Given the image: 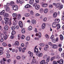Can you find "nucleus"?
<instances>
[{
	"mask_svg": "<svg viewBox=\"0 0 64 64\" xmlns=\"http://www.w3.org/2000/svg\"><path fill=\"white\" fill-rule=\"evenodd\" d=\"M36 54L39 57H42L43 55V54L42 53H40V52H38L36 53Z\"/></svg>",
	"mask_w": 64,
	"mask_h": 64,
	"instance_id": "1",
	"label": "nucleus"
},
{
	"mask_svg": "<svg viewBox=\"0 0 64 64\" xmlns=\"http://www.w3.org/2000/svg\"><path fill=\"white\" fill-rule=\"evenodd\" d=\"M13 9L14 10L16 11V10H18V6L16 5H14L13 6H12Z\"/></svg>",
	"mask_w": 64,
	"mask_h": 64,
	"instance_id": "2",
	"label": "nucleus"
},
{
	"mask_svg": "<svg viewBox=\"0 0 64 64\" xmlns=\"http://www.w3.org/2000/svg\"><path fill=\"white\" fill-rule=\"evenodd\" d=\"M58 63H59V64H62L63 63V60L61 59L60 60H58L57 61Z\"/></svg>",
	"mask_w": 64,
	"mask_h": 64,
	"instance_id": "3",
	"label": "nucleus"
},
{
	"mask_svg": "<svg viewBox=\"0 0 64 64\" xmlns=\"http://www.w3.org/2000/svg\"><path fill=\"white\" fill-rule=\"evenodd\" d=\"M19 24L21 28H23V24L22 22L20 21L19 22Z\"/></svg>",
	"mask_w": 64,
	"mask_h": 64,
	"instance_id": "4",
	"label": "nucleus"
},
{
	"mask_svg": "<svg viewBox=\"0 0 64 64\" xmlns=\"http://www.w3.org/2000/svg\"><path fill=\"white\" fill-rule=\"evenodd\" d=\"M4 61H6V60L4 59V60H1L0 62L1 64H5V62Z\"/></svg>",
	"mask_w": 64,
	"mask_h": 64,
	"instance_id": "5",
	"label": "nucleus"
},
{
	"mask_svg": "<svg viewBox=\"0 0 64 64\" xmlns=\"http://www.w3.org/2000/svg\"><path fill=\"white\" fill-rule=\"evenodd\" d=\"M46 27V24L45 23H44L42 25V29H44Z\"/></svg>",
	"mask_w": 64,
	"mask_h": 64,
	"instance_id": "6",
	"label": "nucleus"
},
{
	"mask_svg": "<svg viewBox=\"0 0 64 64\" xmlns=\"http://www.w3.org/2000/svg\"><path fill=\"white\" fill-rule=\"evenodd\" d=\"M52 48L53 49H57V45L56 44H54L52 46Z\"/></svg>",
	"mask_w": 64,
	"mask_h": 64,
	"instance_id": "7",
	"label": "nucleus"
},
{
	"mask_svg": "<svg viewBox=\"0 0 64 64\" xmlns=\"http://www.w3.org/2000/svg\"><path fill=\"white\" fill-rule=\"evenodd\" d=\"M48 6V4H42V6L43 7H46Z\"/></svg>",
	"mask_w": 64,
	"mask_h": 64,
	"instance_id": "8",
	"label": "nucleus"
},
{
	"mask_svg": "<svg viewBox=\"0 0 64 64\" xmlns=\"http://www.w3.org/2000/svg\"><path fill=\"white\" fill-rule=\"evenodd\" d=\"M9 14L7 13H4V17H7L9 16Z\"/></svg>",
	"mask_w": 64,
	"mask_h": 64,
	"instance_id": "9",
	"label": "nucleus"
},
{
	"mask_svg": "<svg viewBox=\"0 0 64 64\" xmlns=\"http://www.w3.org/2000/svg\"><path fill=\"white\" fill-rule=\"evenodd\" d=\"M57 13L55 12L53 14V17H54V18H56L57 17Z\"/></svg>",
	"mask_w": 64,
	"mask_h": 64,
	"instance_id": "10",
	"label": "nucleus"
},
{
	"mask_svg": "<svg viewBox=\"0 0 64 64\" xmlns=\"http://www.w3.org/2000/svg\"><path fill=\"white\" fill-rule=\"evenodd\" d=\"M32 24H36V21L34 20H33L32 21Z\"/></svg>",
	"mask_w": 64,
	"mask_h": 64,
	"instance_id": "11",
	"label": "nucleus"
},
{
	"mask_svg": "<svg viewBox=\"0 0 64 64\" xmlns=\"http://www.w3.org/2000/svg\"><path fill=\"white\" fill-rule=\"evenodd\" d=\"M24 7L25 8H29L31 7V6L28 4L25 6Z\"/></svg>",
	"mask_w": 64,
	"mask_h": 64,
	"instance_id": "12",
	"label": "nucleus"
},
{
	"mask_svg": "<svg viewBox=\"0 0 64 64\" xmlns=\"http://www.w3.org/2000/svg\"><path fill=\"white\" fill-rule=\"evenodd\" d=\"M52 26L53 28H55L56 27V23L55 22L53 23L52 25Z\"/></svg>",
	"mask_w": 64,
	"mask_h": 64,
	"instance_id": "13",
	"label": "nucleus"
},
{
	"mask_svg": "<svg viewBox=\"0 0 64 64\" xmlns=\"http://www.w3.org/2000/svg\"><path fill=\"white\" fill-rule=\"evenodd\" d=\"M28 53L29 54H30V57H32L33 56V53H32V52H31L30 51L28 52Z\"/></svg>",
	"mask_w": 64,
	"mask_h": 64,
	"instance_id": "14",
	"label": "nucleus"
},
{
	"mask_svg": "<svg viewBox=\"0 0 64 64\" xmlns=\"http://www.w3.org/2000/svg\"><path fill=\"white\" fill-rule=\"evenodd\" d=\"M24 16L26 17H30V14L29 13H26L24 14Z\"/></svg>",
	"mask_w": 64,
	"mask_h": 64,
	"instance_id": "15",
	"label": "nucleus"
},
{
	"mask_svg": "<svg viewBox=\"0 0 64 64\" xmlns=\"http://www.w3.org/2000/svg\"><path fill=\"white\" fill-rule=\"evenodd\" d=\"M40 8V6L39 5H36L35 7V8L37 10H38Z\"/></svg>",
	"mask_w": 64,
	"mask_h": 64,
	"instance_id": "16",
	"label": "nucleus"
},
{
	"mask_svg": "<svg viewBox=\"0 0 64 64\" xmlns=\"http://www.w3.org/2000/svg\"><path fill=\"white\" fill-rule=\"evenodd\" d=\"M55 21L57 23H58L60 22V19H56L55 20Z\"/></svg>",
	"mask_w": 64,
	"mask_h": 64,
	"instance_id": "17",
	"label": "nucleus"
},
{
	"mask_svg": "<svg viewBox=\"0 0 64 64\" xmlns=\"http://www.w3.org/2000/svg\"><path fill=\"white\" fill-rule=\"evenodd\" d=\"M33 2H34V0H30L29 2V3L31 5H32L33 4Z\"/></svg>",
	"mask_w": 64,
	"mask_h": 64,
	"instance_id": "18",
	"label": "nucleus"
},
{
	"mask_svg": "<svg viewBox=\"0 0 64 64\" xmlns=\"http://www.w3.org/2000/svg\"><path fill=\"white\" fill-rule=\"evenodd\" d=\"M4 29L5 30H8V26H6L4 27Z\"/></svg>",
	"mask_w": 64,
	"mask_h": 64,
	"instance_id": "19",
	"label": "nucleus"
},
{
	"mask_svg": "<svg viewBox=\"0 0 64 64\" xmlns=\"http://www.w3.org/2000/svg\"><path fill=\"white\" fill-rule=\"evenodd\" d=\"M4 13H5V10H3L2 12H0V15H3V14H4Z\"/></svg>",
	"mask_w": 64,
	"mask_h": 64,
	"instance_id": "20",
	"label": "nucleus"
},
{
	"mask_svg": "<svg viewBox=\"0 0 64 64\" xmlns=\"http://www.w3.org/2000/svg\"><path fill=\"white\" fill-rule=\"evenodd\" d=\"M15 45H16V46H18L19 45V43L18 42L16 41L15 42Z\"/></svg>",
	"mask_w": 64,
	"mask_h": 64,
	"instance_id": "21",
	"label": "nucleus"
},
{
	"mask_svg": "<svg viewBox=\"0 0 64 64\" xmlns=\"http://www.w3.org/2000/svg\"><path fill=\"white\" fill-rule=\"evenodd\" d=\"M14 4L15 3L14 2H11L10 3V6H12L14 5Z\"/></svg>",
	"mask_w": 64,
	"mask_h": 64,
	"instance_id": "22",
	"label": "nucleus"
},
{
	"mask_svg": "<svg viewBox=\"0 0 64 64\" xmlns=\"http://www.w3.org/2000/svg\"><path fill=\"white\" fill-rule=\"evenodd\" d=\"M36 60L35 59H33L32 60V62H31V63H36Z\"/></svg>",
	"mask_w": 64,
	"mask_h": 64,
	"instance_id": "23",
	"label": "nucleus"
},
{
	"mask_svg": "<svg viewBox=\"0 0 64 64\" xmlns=\"http://www.w3.org/2000/svg\"><path fill=\"white\" fill-rule=\"evenodd\" d=\"M60 6V4L59 3H58L56 4V8H58Z\"/></svg>",
	"mask_w": 64,
	"mask_h": 64,
	"instance_id": "24",
	"label": "nucleus"
},
{
	"mask_svg": "<svg viewBox=\"0 0 64 64\" xmlns=\"http://www.w3.org/2000/svg\"><path fill=\"white\" fill-rule=\"evenodd\" d=\"M26 40L27 41H29L30 40V37L29 36H27L26 38Z\"/></svg>",
	"mask_w": 64,
	"mask_h": 64,
	"instance_id": "25",
	"label": "nucleus"
},
{
	"mask_svg": "<svg viewBox=\"0 0 64 64\" xmlns=\"http://www.w3.org/2000/svg\"><path fill=\"white\" fill-rule=\"evenodd\" d=\"M57 29H59L60 28V24H57Z\"/></svg>",
	"mask_w": 64,
	"mask_h": 64,
	"instance_id": "26",
	"label": "nucleus"
},
{
	"mask_svg": "<svg viewBox=\"0 0 64 64\" xmlns=\"http://www.w3.org/2000/svg\"><path fill=\"white\" fill-rule=\"evenodd\" d=\"M4 20L6 21H8L9 20V18H4Z\"/></svg>",
	"mask_w": 64,
	"mask_h": 64,
	"instance_id": "27",
	"label": "nucleus"
},
{
	"mask_svg": "<svg viewBox=\"0 0 64 64\" xmlns=\"http://www.w3.org/2000/svg\"><path fill=\"white\" fill-rule=\"evenodd\" d=\"M32 29V26H30L28 28V30L29 31H31Z\"/></svg>",
	"mask_w": 64,
	"mask_h": 64,
	"instance_id": "28",
	"label": "nucleus"
},
{
	"mask_svg": "<svg viewBox=\"0 0 64 64\" xmlns=\"http://www.w3.org/2000/svg\"><path fill=\"white\" fill-rule=\"evenodd\" d=\"M60 40H63V36H62V35L60 34Z\"/></svg>",
	"mask_w": 64,
	"mask_h": 64,
	"instance_id": "29",
	"label": "nucleus"
},
{
	"mask_svg": "<svg viewBox=\"0 0 64 64\" xmlns=\"http://www.w3.org/2000/svg\"><path fill=\"white\" fill-rule=\"evenodd\" d=\"M45 61L44 60H42L40 64H44L45 63Z\"/></svg>",
	"mask_w": 64,
	"mask_h": 64,
	"instance_id": "30",
	"label": "nucleus"
},
{
	"mask_svg": "<svg viewBox=\"0 0 64 64\" xmlns=\"http://www.w3.org/2000/svg\"><path fill=\"white\" fill-rule=\"evenodd\" d=\"M0 37L2 38H4V35L3 34H1L0 35Z\"/></svg>",
	"mask_w": 64,
	"mask_h": 64,
	"instance_id": "31",
	"label": "nucleus"
},
{
	"mask_svg": "<svg viewBox=\"0 0 64 64\" xmlns=\"http://www.w3.org/2000/svg\"><path fill=\"white\" fill-rule=\"evenodd\" d=\"M63 6L62 5H61L59 7L58 9L59 10H60V9H61L62 8H63Z\"/></svg>",
	"mask_w": 64,
	"mask_h": 64,
	"instance_id": "32",
	"label": "nucleus"
},
{
	"mask_svg": "<svg viewBox=\"0 0 64 64\" xmlns=\"http://www.w3.org/2000/svg\"><path fill=\"white\" fill-rule=\"evenodd\" d=\"M48 9H46L44 10V12L45 13H46L48 12Z\"/></svg>",
	"mask_w": 64,
	"mask_h": 64,
	"instance_id": "33",
	"label": "nucleus"
},
{
	"mask_svg": "<svg viewBox=\"0 0 64 64\" xmlns=\"http://www.w3.org/2000/svg\"><path fill=\"white\" fill-rule=\"evenodd\" d=\"M6 54L7 55V58H9L10 57V54H9L8 53H6Z\"/></svg>",
	"mask_w": 64,
	"mask_h": 64,
	"instance_id": "34",
	"label": "nucleus"
},
{
	"mask_svg": "<svg viewBox=\"0 0 64 64\" xmlns=\"http://www.w3.org/2000/svg\"><path fill=\"white\" fill-rule=\"evenodd\" d=\"M6 11H9L10 10V8L8 7L6 8Z\"/></svg>",
	"mask_w": 64,
	"mask_h": 64,
	"instance_id": "35",
	"label": "nucleus"
},
{
	"mask_svg": "<svg viewBox=\"0 0 64 64\" xmlns=\"http://www.w3.org/2000/svg\"><path fill=\"white\" fill-rule=\"evenodd\" d=\"M22 33H25V30L24 28H23L22 30Z\"/></svg>",
	"mask_w": 64,
	"mask_h": 64,
	"instance_id": "36",
	"label": "nucleus"
},
{
	"mask_svg": "<svg viewBox=\"0 0 64 64\" xmlns=\"http://www.w3.org/2000/svg\"><path fill=\"white\" fill-rule=\"evenodd\" d=\"M30 13L31 15H34V12L32 10H31L30 12Z\"/></svg>",
	"mask_w": 64,
	"mask_h": 64,
	"instance_id": "37",
	"label": "nucleus"
},
{
	"mask_svg": "<svg viewBox=\"0 0 64 64\" xmlns=\"http://www.w3.org/2000/svg\"><path fill=\"white\" fill-rule=\"evenodd\" d=\"M38 48H34V52H35L36 53H37V52H38Z\"/></svg>",
	"mask_w": 64,
	"mask_h": 64,
	"instance_id": "38",
	"label": "nucleus"
},
{
	"mask_svg": "<svg viewBox=\"0 0 64 64\" xmlns=\"http://www.w3.org/2000/svg\"><path fill=\"white\" fill-rule=\"evenodd\" d=\"M38 37L39 38H41V33L40 32L38 33Z\"/></svg>",
	"mask_w": 64,
	"mask_h": 64,
	"instance_id": "39",
	"label": "nucleus"
},
{
	"mask_svg": "<svg viewBox=\"0 0 64 64\" xmlns=\"http://www.w3.org/2000/svg\"><path fill=\"white\" fill-rule=\"evenodd\" d=\"M16 27L15 26H12L11 28V29L12 30H14L15 29Z\"/></svg>",
	"mask_w": 64,
	"mask_h": 64,
	"instance_id": "40",
	"label": "nucleus"
},
{
	"mask_svg": "<svg viewBox=\"0 0 64 64\" xmlns=\"http://www.w3.org/2000/svg\"><path fill=\"white\" fill-rule=\"evenodd\" d=\"M21 58V57L20 56H17L16 57V59L17 60H19Z\"/></svg>",
	"mask_w": 64,
	"mask_h": 64,
	"instance_id": "41",
	"label": "nucleus"
},
{
	"mask_svg": "<svg viewBox=\"0 0 64 64\" xmlns=\"http://www.w3.org/2000/svg\"><path fill=\"white\" fill-rule=\"evenodd\" d=\"M50 61V58H48L46 59V61L47 62H49Z\"/></svg>",
	"mask_w": 64,
	"mask_h": 64,
	"instance_id": "42",
	"label": "nucleus"
},
{
	"mask_svg": "<svg viewBox=\"0 0 64 64\" xmlns=\"http://www.w3.org/2000/svg\"><path fill=\"white\" fill-rule=\"evenodd\" d=\"M2 45L4 46H7V44H6V42H4L2 43Z\"/></svg>",
	"mask_w": 64,
	"mask_h": 64,
	"instance_id": "43",
	"label": "nucleus"
},
{
	"mask_svg": "<svg viewBox=\"0 0 64 64\" xmlns=\"http://www.w3.org/2000/svg\"><path fill=\"white\" fill-rule=\"evenodd\" d=\"M40 13H42L43 12V9L42 8H40Z\"/></svg>",
	"mask_w": 64,
	"mask_h": 64,
	"instance_id": "44",
	"label": "nucleus"
},
{
	"mask_svg": "<svg viewBox=\"0 0 64 64\" xmlns=\"http://www.w3.org/2000/svg\"><path fill=\"white\" fill-rule=\"evenodd\" d=\"M16 34V32L14 31H13L12 32V35H14Z\"/></svg>",
	"mask_w": 64,
	"mask_h": 64,
	"instance_id": "45",
	"label": "nucleus"
},
{
	"mask_svg": "<svg viewBox=\"0 0 64 64\" xmlns=\"http://www.w3.org/2000/svg\"><path fill=\"white\" fill-rule=\"evenodd\" d=\"M19 52H21L22 50V48L21 47H20L18 48Z\"/></svg>",
	"mask_w": 64,
	"mask_h": 64,
	"instance_id": "46",
	"label": "nucleus"
},
{
	"mask_svg": "<svg viewBox=\"0 0 64 64\" xmlns=\"http://www.w3.org/2000/svg\"><path fill=\"white\" fill-rule=\"evenodd\" d=\"M48 45H49L50 46H52L53 45L52 43H51V42H49L48 43Z\"/></svg>",
	"mask_w": 64,
	"mask_h": 64,
	"instance_id": "47",
	"label": "nucleus"
},
{
	"mask_svg": "<svg viewBox=\"0 0 64 64\" xmlns=\"http://www.w3.org/2000/svg\"><path fill=\"white\" fill-rule=\"evenodd\" d=\"M45 36L46 38H49V36L47 34H46V35Z\"/></svg>",
	"mask_w": 64,
	"mask_h": 64,
	"instance_id": "48",
	"label": "nucleus"
},
{
	"mask_svg": "<svg viewBox=\"0 0 64 64\" xmlns=\"http://www.w3.org/2000/svg\"><path fill=\"white\" fill-rule=\"evenodd\" d=\"M4 40L7 39V36L5 35L4 36Z\"/></svg>",
	"mask_w": 64,
	"mask_h": 64,
	"instance_id": "49",
	"label": "nucleus"
},
{
	"mask_svg": "<svg viewBox=\"0 0 64 64\" xmlns=\"http://www.w3.org/2000/svg\"><path fill=\"white\" fill-rule=\"evenodd\" d=\"M40 45L42 47L43 46H44V44L43 43H41L40 44Z\"/></svg>",
	"mask_w": 64,
	"mask_h": 64,
	"instance_id": "50",
	"label": "nucleus"
},
{
	"mask_svg": "<svg viewBox=\"0 0 64 64\" xmlns=\"http://www.w3.org/2000/svg\"><path fill=\"white\" fill-rule=\"evenodd\" d=\"M12 15L14 17H16V16H17V14H16L13 13Z\"/></svg>",
	"mask_w": 64,
	"mask_h": 64,
	"instance_id": "51",
	"label": "nucleus"
},
{
	"mask_svg": "<svg viewBox=\"0 0 64 64\" xmlns=\"http://www.w3.org/2000/svg\"><path fill=\"white\" fill-rule=\"evenodd\" d=\"M21 38L22 39H24L25 38V36L24 35H22L21 36Z\"/></svg>",
	"mask_w": 64,
	"mask_h": 64,
	"instance_id": "52",
	"label": "nucleus"
},
{
	"mask_svg": "<svg viewBox=\"0 0 64 64\" xmlns=\"http://www.w3.org/2000/svg\"><path fill=\"white\" fill-rule=\"evenodd\" d=\"M59 51L60 52H61L62 51V48H60L59 49Z\"/></svg>",
	"mask_w": 64,
	"mask_h": 64,
	"instance_id": "53",
	"label": "nucleus"
},
{
	"mask_svg": "<svg viewBox=\"0 0 64 64\" xmlns=\"http://www.w3.org/2000/svg\"><path fill=\"white\" fill-rule=\"evenodd\" d=\"M49 8H52L53 7V5L52 4H50L49 6Z\"/></svg>",
	"mask_w": 64,
	"mask_h": 64,
	"instance_id": "54",
	"label": "nucleus"
},
{
	"mask_svg": "<svg viewBox=\"0 0 64 64\" xmlns=\"http://www.w3.org/2000/svg\"><path fill=\"white\" fill-rule=\"evenodd\" d=\"M37 6V4L36 3H34L33 5V6L34 7H36V6Z\"/></svg>",
	"mask_w": 64,
	"mask_h": 64,
	"instance_id": "55",
	"label": "nucleus"
},
{
	"mask_svg": "<svg viewBox=\"0 0 64 64\" xmlns=\"http://www.w3.org/2000/svg\"><path fill=\"white\" fill-rule=\"evenodd\" d=\"M5 24L7 25V24H8L9 23V22H8V21H6V22H5Z\"/></svg>",
	"mask_w": 64,
	"mask_h": 64,
	"instance_id": "56",
	"label": "nucleus"
},
{
	"mask_svg": "<svg viewBox=\"0 0 64 64\" xmlns=\"http://www.w3.org/2000/svg\"><path fill=\"white\" fill-rule=\"evenodd\" d=\"M62 22H63V21H64V16H63L62 17Z\"/></svg>",
	"mask_w": 64,
	"mask_h": 64,
	"instance_id": "57",
	"label": "nucleus"
},
{
	"mask_svg": "<svg viewBox=\"0 0 64 64\" xmlns=\"http://www.w3.org/2000/svg\"><path fill=\"white\" fill-rule=\"evenodd\" d=\"M53 38H54V35H52L50 37V38L51 39H53Z\"/></svg>",
	"mask_w": 64,
	"mask_h": 64,
	"instance_id": "58",
	"label": "nucleus"
},
{
	"mask_svg": "<svg viewBox=\"0 0 64 64\" xmlns=\"http://www.w3.org/2000/svg\"><path fill=\"white\" fill-rule=\"evenodd\" d=\"M3 48L2 47H0V51H3Z\"/></svg>",
	"mask_w": 64,
	"mask_h": 64,
	"instance_id": "59",
	"label": "nucleus"
},
{
	"mask_svg": "<svg viewBox=\"0 0 64 64\" xmlns=\"http://www.w3.org/2000/svg\"><path fill=\"white\" fill-rule=\"evenodd\" d=\"M10 6V3H7L6 4V7H8V6Z\"/></svg>",
	"mask_w": 64,
	"mask_h": 64,
	"instance_id": "60",
	"label": "nucleus"
},
{
	"mask_svg": "<svg viewBox=\"0 0 64 64\" xmlns=\"http://www.w3.org/2000/svg\"><path fill=\"white\" fill-rule=\"evenodd\" d=\"M64 53H62L61 54V56L62 57H64Z\"/></svg>",
	"mask_w": 64,
	"mask_h": 64,
	"instance_id": "61",
	"label": "nucleus"
},
{
	"mask_svg": "<svg viewBox=\"0 0 64 64\" xmlns=\"http://www.w3.org/2000/svg\"><path fill=\"white\" fill-rule=\"evenodd\" d=\"M18 40H20V35L18 34Z\"/></svg>",
	"mask_w": 64,
	"mask_h": 64,
	"instance_id": "62",
	"label": "nucleus"
},
{
	"mask_svg": "<svg viewBox=\"0 0 64 64\" xmlns=\"http://www.w3.org/2000/svg\"><path fill=\"white\" fill-rule=\"evenodd\" d=\"M40 15L39 14L37 13L36 14V16H39Z\"/></svg>",
	"mask_w": 64,
	"mask_h": 64,
	"instance_id": "63",
	"label": "nucleus"
},
{
	"mask_svg": "<svg viewBox=\"0 0 64 64\" xmlns=\"http://www.w3.org/2000/svg\"><path fill=\"white\" fill-rule=\"evenodd\" d=\"M7 62L8 63H10L11 62V60L10 59H8L7 60Z\"/></svg>",
	"mask_w": 64,
	"mask_h": 64,
	"instance_id": "64",
	"label": "nucleus"
}]
</instances>
